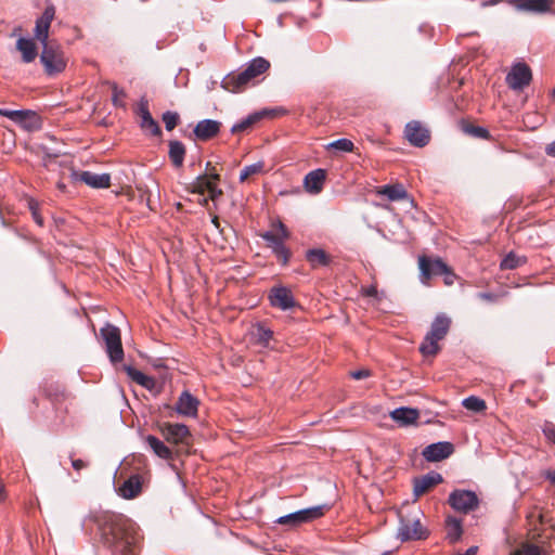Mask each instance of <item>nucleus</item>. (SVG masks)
<instances>
[{
    "instance_id": "28",
    "label": "nucleus",
    "mask_w": 555,
    "mask_h": 555,
    "mask_svg": "<svg viewBox=\"0 0 555 555\" xmlns=\"http://www.w3.org/2000/svg\"><path fill=\"white\" fill-rule=\"evenodd\" d=\"M306 259L313 269L327 267L331 263V257L322 248L308 249L306 251Z\"/></svg>"
},
{
    "instance_id": "54",
    "label": "nucleus",
    "mask_w": 555,
    "mask_h": 555,
    "mask_svg": "<svg viewBox=\"0 0 555 555\" xmlns=\"http://www.w3.org/2000/svg\"><path fill=\"white\" fill-rule=\"evenodd\" d=\"M477 297L482 299V300H487V301H494L496 299V295L495 294L487 293V292L478 293Z\"/></svg>"
},
{
    "instance_id": "33",
    "label": "nucleus",
    "mask_w": 555,
    "mask_h": 555,
    "mask_svg": "<svg viewBox=\"0 0 555 555\" xmlns=\"http://www.w3.org/2000/svg\"><path fill=\"white\" fill-rule=\"evenodd\" d=\"M463 533L462 521L455 517L447 518V539L450 543L457 542Z\"/></svg>"
},
{
    "instance_id": "5",
    "label": "nucleus",
    "mask_w": 555,
    "mask_h": 555,
    "mask_svg": "<svg viewBox=\"0 0 555 555\" xmlns=\"http://www.w3.org/2000/svg\"><path fill=\"white\" fill-rule=\"evenodd\" d=\"M40 61L48 75H55L63 72L66 67V61L63 50L55 44H42Z\"/></svg>"
},
{
    "instance_id": "37",
    "label": "nucleus",
    "mask_w": 555,
    "mask_h": 555,
    "mask_svg": "<svg viewBox=\"0 0 555 555\" xmlns=\"http://www.w3.org/2000/svg\"><path fill=\"white\" fill-rule=\"evenodd\" d=\"M462 404L465 409L477 413L482 412L487 408L486 402L482 399L475 396H469L465 398L462 401Z\"/></svg>"
},
{
    "instance_id": "60",
    "label": "nucleus",
    "mask_w": 555,
    "mask_h": 555,
    "mask_svg": "<svg viewBox=\"0 0 555 555\" xmlns=\"http://www.w3.org/2000/svg\"><path fill=\"white\" fill-rule=\"evenodd\" d=\"M547 477L551 479L552 482L555 483V474L554 475L550 474Z\"/></svg>"
},
{
    "instance_id": "42",
    "label": "nucleus",
    "mask_w": 555,
    "mask_h": 555,
    "mask_svg": "<svg viewBox=\"0 0 555 555\" xmlns=\"http://www.w3.org/2000/svg\"><path fill=\"white\" fill-rule=\"evenodd\" d=\"M464 131H465V133H468L476 138H480V139H489L490 138V133H489L488 129L480 127V126L468 125L464 128Z\"/></svg>"
},
{
    "instance_id": "6",
    "label": "nucleus",
    "mask_w": 555,
    "mask_h": 555,
    "mask_svg": "<svg viewBox=\"0 0 555 555\" xmlns=\"http://www.w3.org/2000/svg\"><path fill=\"white\" fill-rule=\"evenodd\" d=\"M427 537L428 532L422 527L417 515L408 517L400 515L397 538L401 542L424 540Z\"/></svg>"
},
{
    "instance_id": "40",
    "label": "nucleus",
    "mask_w": 555,
    "mask_h": 555,
    "mask_svg": "<svg viewBox=\"0 0 555 555\" xmlns=\"http://www.w3.org/2000/svg\"><path fill=\"white\" fill-rule=\"evenodd\" d=\"M353 146L354 145H353L352 141H350L349 139H345V138L335 140L327 145L328 149H334V150L340 151V152H351L353 150Z\"/></svg>"
},
{
    "instance_id": "1",
    "label": "nucleus",
    "mask_w": 555,
    "mask_h": 555,
    "mask_svg": "<svg viewBox=\"0 0 555 555\" xmlns=\"http://www.w3.org/2000/svg\"><path fill=\"white\" fill-rule=\"evenodd\" d=\"M270 67L263 57H255L238 72L228 74L221 82L224 90L233 93L244 91L258 76Z\"/></svg>"
},
{
    "instance_id": "29",
    "label": "nucleus",
    "mask_w": 555,
    "mask_h": 555,
    "mask_svg": "<svg viewBox=\"0 0 555 555\" xmlns=\"http://www.w3.org/2000/svg\"><path fill=\"white\" fill-rule=\"evenodd\" d=\"M145 443L160 459L171 460L172 451L157 437L149 435L145 437Z\"/></svg>"
},
{
    "instance_id": "41",
    "label": "nucleus",
    "mask_w": 555,
    "mask_h": 555,
    "mask_svg": "<svg viewBox=\"0 0 555 555\" xmlns=\"http://www.w3.org/2000/svg\"><path fill=\"white\" fill-rule=\"evenodd\" d=\"M254 335L257 337V340L260 344L267 346L273 336V332L269 328H266L263 325H258Z\"/></svg>"
},
{
    "instance_id": "35",
    "label": "nucleus",
    "mask_w": 555,
    "mask_h": 555,
    "mask_svg": "<svg viewBox=\"0 0 555 555\" xmlns=\"http://www.w3.org/2000/svg\"><path fill=\"white\" fill-rule=\"evenodd\" d=\"M264 171V163L257 162L245 166L240 173V182L246 181L249 177L260 175Z\"/></svg>"
},
{
    "instance_id": "13",
    "label": "nucleus",
    "mask_w": 555,
    "mask_h": 555,
    "mask_svg": "<svg viewBox=\"0 0 555 555\" xmlns=\"http://www.w3.org/2000/svg\"><path fill=\"white\" fill-rule=\"evenodd\" d=\"M454 452V446L449 441H438L424 448L422 455L427 462H440Z\"/></svg>"
},
{
    "instance_id": "11",
    "label": "nucleus",
    "mask_w": 555,
    "mask_h": 555,
    "mask_svg": "<svg viewBox=\"0 0 555 555\" xmlns=\"http://www.w3.org/2000/svg\"><path fill=\"white\" fill-rule=\"evenodd\" d=\"M421 270V282L426 284L433 276H439L446 273L448 264L441 258H429L422 256L418 259Z\"/></svg>"
},
{
    "instance_id": "23",
    "label": "nucleus",
    "mask_w": 555,
    "mask_h": 555,
    "mask_svg": "<svg viewBox=\"0 0 555 555\" xmlns=\"http://www.w3.org/2000/svg\"><path fill=\"white\" fill-rule=\"evenodd\" d=\"M390 416L399 425L409 426L416 423L420 417V411L414 408L400 406L395 409Z\"/></svg>"
},
{
    "instance_id": "17",
    "label": "nucleus",
    "mask_w": 555,
    "mask_h": 555,
    "mask_svg": "<svg viewBox=\"0 0 555 555\" xmlns=\"http://www.w3.org/2000/svg\"><path fill=\"white\" fill-rule=\"evenodd\" d=\"M198 404V399L185 390L178 398L176 411L180 415L194 417L197 415Z\"/></svg>"
},
{
    "instance_id": "12",
    "label": "nucleus",
    "mask_w": 555,
    "mask_h": 555,
    "mask_svg": "<svg viewBox=\"0 0 555 555\" xmlns=\"http://www.w3.org/2000/svg\"><path fill=\"white\" fill-rule=\"evenodd\" d=\"M404 135L406 140L416 147H424L429 143L430 134L428 129L422 126L420 121L412 120L405 125Z\"/></svg>"
},
{
    "instance_id": "14",
    "label": "nucleus",
    "mask_w": 555,
    "mask_h": 555,
    "mask_svg": "<svg viewBox=\"0 0 555 555\" xmlns=\"http://www.w3.org/2000/svg\"><path fill=\"white\" fill-rule=\"evenodd\" d=\"M55 15V8L53 4H49L46 7L43 13L36 21V26L34 29L35 38L41 43L46 44L49 38V29L51 22L53 21Z\"/></svg>"
},
{
    "instance_id": "62",
    "label": "nucleus",
    "mask_w": 555,
    "mask_h": 555,
    "mask_svg": "<svg viewBox=\"0 0 555 555\" xmlns=\"http://www.w3.org/2000/svg\"><path fill=\"white\" fill-rule=\"evenodd\" d=\"M380 555H391V552L390 551H387V552H384L383 554Z\"/></svg>"
},
{
    "instance_id": "8",
    "label": "nucleus",
    "mask_w": 555,
    "mask_h": 555,
    "mask_svg": "<svg viewBox=\"0 0 555 555\" xmlns=\"http://www.w3.org/2000/svg\"><path fill=\"white\" fill-rule=\"evenodd\" d=\"M325 505H317L307 508H302L293 513H288L280 516V526H288L295 528L301 524L312 521L320 518L324 514Z\"/></svg>"
},
{
    "instance_id": "51",
    "label": "nucleus",
    "mask_w": 555,
    "mask_h": 555,
    "mask_svg": "<svg viewBox=\"0 0 555 555\" xmlns=\"http://www.w3.org/2000/svg\"><path fill=\"white\" fill-rule=\"evenodd\" d=\"M72 466L75 470L79 472L88 466V463L80 459H72Z\"/></svg>"
},
{
    "instance_id": "34",
    "label": "nucleus",
    "mask_w": 555,
    "mask_h": 555,
    "mask_svg": "<svg viewBox=\"0 0 555 555\" xmlns=\"http://www.w3.org/2000/svg\"><path fill=\"white\" fill-rule=\"evenodd\" d=\"M525 262L526 259L524 257H519L515 253L511 251L502 259L500 267L502 270H513Z\"/></svg>"
},
{
    "instance_id": "15",
    "label": "nucleus",
    "mask_w": 555,
    "mask_h": 555,
    "mask_svg": "<svg viewBox=\"0 0 555 555\" xmlns=\"http://www.w3.org/2000/svg\"><path fill=\"white\" fill-rule=\"evenodd\" d=\"M276 113H278L276 108L262 109L259 112L251 113L248 116L242 118L240 121L235 122L231 127V133H233V134L243 133V132L249 130L253 126H255L257 122H259L266 116L273 115Z\"/></svg>"
},
{
    "instance_id": "30",
    "label": "nucleus",
    "mask_w": 555,
    "mask_h": 555,
    "mask_svg": "<svg viewBox=\"0 0 555 555\" xmlns=\"http://www.w3.org/2000/svg\"><path fill=\"white\" fill-rule=\"evenodd\" d=\"M16 48L22 53L24 63H30L37 56V47L31 39L20 38L16 42Z\"/></svg>"
},
{
    "instance_id": "36",
    "label": "nucleus",
    "mask_w": 555,
    "mask_h": 555,
    "mask_svg": "<svg viewBox=\"0 0 555 555\" xmlns=\"http://www.w3.org/2000/svg\"><path fill=\"white\" fill-rule=\"evenodd\" d=\"M288 235L287 228L280 221V260H282L283 264H286L291 257L289 250L282 243V240L288 237Z\"/></svg>"
},
{
    "instance_id": "38",
    "label": "nucleus",
    "mask_w": 555,
    "mask_h": 555,
    "mask_svg": "<svg viewBox=\"0 0 555 555\" xmlns=\"http://www.w3.org/2000/svg\"><path fill=\"white\" fill-rule=\"evenodd\" d=\"M214 181L209 180L207 176H198L196 180L194 181V191L204 194L205 192H208L211 188Z\"/></svg>"
},
{
    "instance_id": "19",
    "label": "nucleus",
    "mask_w": 555,
    "mask_h": 555,
    "mask_svg": "<svg viewBox=\"0 0 555 555\" xmlns=\"http://www.w3.org/2000/svg\"><path fill=\"white\" fill-rule=\"evenodd\" d=\"M443 478L441 474L437 472H429L413 481V494L420 496L425 493L431 487L442 482Z\"/></svg>"
},
{
    "instance_id": "31",
    "label": "nucleus",
    "mask_w": 555,
    "mask_h": 555,
    "mask_svg": "<svg viewBox=\"0 0 555 555\" xmlns=\"http://www.w3.org/2000/svg\"><path fill=\"white\" fill-rule=\"evenodd\" d=\"M378 193L386 196L390 202L401 201L408 197V193L401 184L384 185Z\"/></svg>"
},
{
    "instance_id": "63",
    "label": "nucleus",
    "mask_w": 555,
    "mask_h": 555,
    "mask_svg": "<svg viewBox=\"0 0 555 555\" xmlns=\"http://www.w3.org/2000/svg\"><path fill=\"white\" fill-rule=\"evenodd\" d=\"M515 555H520V553H519V552H516V553H515Z\"/></svg>"
},
{
    "instance_id": "55",
    "label": "nucleus",
    "mask_w": 555,
    "mask_h": 555,
    "mask_svg": "<svg viewBox=\"0 0 555 555\" xmlns=\"http://www.w3.org/2000/svg\"><path fill=\"white\" fill-rule=\"evenodd\" d=\"M31 215H33V219H34V221H35L38 225L42 227V225H43V218H42V216L40 215L39 210H38V211H33V214H31Z\"/></svg>"
},
{
    "instance_id": "49",
    "label": "nucleus",
    "mask_w": 555,
    "mask_h": 555,
    "mask_svg": "<svg viewBox=\"0 0 555 555\" xmlns=\"http://www.w3.org/2000/svg\"><path fill=\"white\" fill-rule=\"evenodd\" d=\"M369 376H371V371H369V370L362 369V370L351 372V377L354 379H363Z\"/></svg>"
},
{
    "instance_id": "24",
    "label": "nucleus",
    "mask_w": 555,
    "mask_h": 555,
    "mask_svg": "<svg viewBox=\"0 0 555 555\" xmlns=\"http://www.w3.org/2000/svg\"><path fill=\"white\" fill-rule=\"evenodd\" d=\"M142 483L139 475H132L118 488V494L127 500L134 499L141 492Z\"/></svg>"
},
{
    "instance_id": "43",
    "label": "nucleus",
    "mask_w": 555,
    "mask_h": 555,
    "mask_svg": "<svg viewBox=\"0 0 555 555\" xmlns=\"http://www.w3.org/2000/svg\"><path fill=\"white\" fill-rule=\"evenodd\" d=\"M262 237L269 243L273 253H278V233L274 231H267Z\"/></svg>"
},
{
    "instance_id": "25",
    "label": "nucleus",
    "mask_w": 555,
    "mask_h": 555,
    "mask_svg": "<svg viewBox=\"0 0 555 555\" xmlns=\"http://www.w3.org/2000/svg\"><path fill=\"white\" fill-rule=\"evenodd\" d=\"M79 180L94 189H106L111 185V176L108 173L82 171L79 175Z\"/></svg>"
},
{
    "instance_id": "32",
    "label": "nucleus",
    "mask_w": 555,
    "mask_h": 555,
    "mask_svg": "<svg viewBox=\"0 0 555 555\" xmlns=\"http://www.w3.org/2000/svg\"><path fill=\"white\" fill-rule=\"evenodd\" d=\"M301 310V306L295 300L289 288L280 285V310Z\"/></svg>"
},
{
    "instance_id": "16",
    "label": "nucleus",
    "mask_w": 555,
    "mask_h": 555,
    "mask_svg": "<svg viewBox=\"0 0 555 555\" xmlns=\"http://www.w3.org/2000/svg\"><path fill=\"white\" fill-rule=\"evenodd\" d=\"M221 128V122L214 119H203L196 124L193 133L197 140L208 141L216 137Z\"/></svg>"
},
{
    "instance_id": "61",
    "label": "nucleus",
    "mask_w": 555,
    "mask_h": 555,
    "mask_svg": "<svg viewBox=\"0 0 555 555\" xmlns=\"http://www.w3.org/2000/svg\"><path fill=\"white\" fill-rule=\"evenodd\" d=\"M285 113H286V111H284V109H282V108L280 107L279 114H280V115H282V114H285Z\"/></svg>"
},
{
    "instance_id": "57",
    "label": "nucleus",
    "mask_w": 555,
    "mask_h": 555,
    "mask_svg": "<svg viewBox=\"0 0 555 555\" xmlns=\"http://www.w3.org/2000/svg\"><path fill=\"white\" fill-rule=\"evenodd\" d=\"M118 94L125 95V93L122 91H118L117 88H114L113 103L116 106L118 105V99H117Z\"/></svg>"
},
{
    "instance_id": "26",
    "label": "nucleus",
    "mask_w": 555,
    "mask_h": 555,
    "mask_svg": "<svg viewBox=\"0 0 555 555\" xmlns=\"http://www.w3.org/2000/svg\"><path fill=\"white\" fill-rule=\"evenodd\" d=\"M168 146V156L172 166L177 169L181 168L183 166L186 154L185 145L181 141L171 140L169 141Z\"/></svg>"
},
{
    "instance_id": "46",
    "label": "nucleus",
    "mask_w": 555,
    "mask_h": 555,
    "mask_svg": "<svg viewBox=\"0 0 555 555\" xmlns=\"http://www.w3.org/2000/svg\"><path fill=\"white\" fill-rule=\"evenodd\" d=\"M209 166H210V163H207L206 168H207L208 172L205 173L204 176H207L209 180H211L215 183H217L220 180V176L216 171L215 168L209 169Z\"/></svg>"
},
{
    "instance_id": "45",
    "label": "nucleus",
    "mask_w": 555,
    "mask_h": 555,
    "mask_svg": "<svg viewBox=\"0 0 555 555\" xmlns=\"http://www.w3.org/2000/svg\"><path fill=\"white\" fill-rule=\"evenodd\" d=\"M525 555H542V550L534 544H528L524 547Z\"/></svg>"
},
{
    "instance_id": "27",
    "label": "nucleus",
    "mask_w": 555,
    "mask_h": 555,
    "mask_svg": "<svg viewBox=\"0 0 555 555\" xmlns=\"http://www.w3.org/2000/svg\"><path fill=\"white\" fill-rule=\"evenodd\" d=\"M124 370L127 375L131 378V380L135 382L140 386L144 387L147 390H153L156 386V382L152 376H147L141 371L134 369L131 365H124Z\"/></svg>"
},
{
    "instance_id": "48",
    "label": "nucleus",
    "mask_w": 555,
    "mask_h": 555,
    "mask_svg": "<svg viewBox=\"0 0 555 555\" xmlns=\"http://www.w3.org/2000/svg\"><path fill=\"white\" fill-rule=\"evenodd\" d=\"M209 197L215 201L222 195V190L217 186V183H212L211 188L208 191Z\"/></svg>"
},
{
    "instance_id": "64",
    "label": "nucleus",
    "mask_w": 555,
    "mask_h": 555,
    "mask_svg": "<svg viewBox=\"0 0 555 555\" xmlns=\"http://www.w3.org/2000/svg\"><path fill=\"white\" fill-rule=\"evenodd\" d=\"M553 94L555 95V87H554V90H553Z\"/></svg>"
},
{
    "instance_id": "2",
    "label": "nucleus",
    "mask_w": 555,
    "mask_h": 555,
    "mask_svg": "<svg viewBox=\"0 0 555 555\" xmlns=\"http://www.w3.org/2000/svg\"><path fill=\"white\" fill-rule=\"evenodd\" d=\"M115 518L114 515H108L101 525V544L111 555H133L131 541Z\"/></svg>"
},
{
    "instance_id": "20",
    "label": "nucleus",
    "mask_w": 555,
    "mask_h": 555,
    "mask_svg": "<svg viewBox=\"0 0 555 555\" xmlns=\"http://www.w3.org/2000/svg\"><path fill=\"white\" fill-rule=\"evenodd\" d=\"M138 113L141 116L140 126L142 129L150 131V133L154 137L162 134L158 122L152 117L149 111V104L146 100L142 99L140 101Z\"/></svg>"
},
{
    "instance_id": "7",
    "label": "nucleus",
    "mask_w": 555,
    "mask_h": 555,
    "mask_svg": "<svg viewBox=\"0 0 555 555\" xmlns=\"http://www.w3.org/2000/svg\"><path fill=\"white\" fill-rule=\"evenodd\" d=\"M448 503L454 511L468 514L478 508L479 499L472 490L455 489L449 494Z\"/></svg>"
},
{
    "instance_id": "59",
    "label": "nucleus",
    "mask_w": 555,
    "mask_h": 555,
    "mask_svg": "<svg viewBox=\"0 0 555 555\" xmlns=\"http://www.w3.org/2000/svg\"><path fill=\"white\" fill-rule=\"evenodd\" d=\"M212 223L218 228L219 227V222H218V218L217 217H214L212 218Z\"/></svg>"
},
{
    "instance_id": "39",
    "label": "nucleus",
    "mask_w": 555,
    "mask_h": 555,
    "mask_svg": "<svg viewBox=\"0 0 555 555\" xmlns=\"http://www.w3.org/2000/svg\"><path fill=\"white\" fill-rule=\"evenodd\" d=\"M162 119L165 124L166 130L171 131L177 127L180 117L178 113L167 111L163 114Z\"/></svg>"
},
{
    "instance_id": "4",
    "label": "nucleus",
    "mask_w": 555,
    "mask_h": 555,
    "mask_svg": "<svg viewBox=\"0 0 555 555\" xmlns=\"http://www.w3.org/2000/svg\"><path fill=\"white\" fill-rule=\"evenodd\" d=\"M100 335L105 343V350L111 362L114 364L120 362L124 359V349L119 328L106 323L100 330Z\"/></svg>"
},
{
    "instance_id": "18",
    "label": "nucleus",
    "mask_w": 555,
    "mask_h": 555,
    "mask_svg": "<svg viewBox=\"0 0 555 555\" xmlns=\"http://www.w3.org/2000/svg\"><path fill=\"white\" fill-rule=\"evenodd\" d=\"M162 433L165 439L171 443H182L190 436V430L184 424H170L167 423L163 426Z\"/></svg>"
},
{
    "instance_id": "47",
    "label": "nucleus",
    "mask_w": 555,
    "mask_h": 555,
    "mask_svg": "<svg viewBox=\"0 0 555 555\" xmlns=\"http://www.w3.org/2000/svg\"><path fill=\"white\" fill-rule=\"evenodd\" d=\"M144 188L145 189H143V186H139L138 190L141 192L142 201H146V205L149 206L150 209H152V207L150 206L151 190L149 189L147 185H144Z\"/></svg>"
},
{
    "instance_id": "58",
    "label": "nucleus",
    "mask_w": 555,
    "mask_h": 555,
    "mask_svg": "<svg viewBox=\"0 0 555 555\" xmlns=\"http://www.w3.org/2000/svg\"><path fill=\"white\" fill-rule=\"evenodd\" d=\"M29 209H30L31 212L39 210L38 209V204L35 201H33V199L29 202Z\"/></svg>"
},
{
    "instance_id": "22",
    "label": "nucleus",
    "mask_w": 555,
    "mask_h": 555,
    "mask_svg": "<svg viewBox=\"0 0 555 555\" xmlns=\"http://www.w3.org/2000/svg\"><path fill=\"white\" fill-rule=\"evenodd\" d=\"M326 172L324 169L318 168L306 175L304 184L306 190L311 194H319L324 185Z\"/></svg>"
},
{
    "instance_id": "56",
    "label": "nucleus",
    "mask_w": 555,
    "mask_h": 555,
    "mask_svg": "<svg viewBox=\"0 0 555 555\" xmlns=\"http://www.w3.org/2000/svg\"><path fill=\"white\" fill-rule=\"evenodd\" d=\"M545 153L546 155L551 156V157H555V141L551 142L546 147H545Z\"/></svg>"
},
{
    "instance_id": "3",
    "label": "nucleus",
    "mask_w": 555,
    "mask_h": 555,
    "mask_svg": "<svg viewBox=\"0 0 555 555\" xmlns=\"http://www.w3.org/2000/svg\"><path fill=\"white\" fill-rule=\"evenodd\" d=\"M450 326L451 319L447 314H437L431 322L429 332L426 334L420 346V352L425 357L437 354L440 350L438 343L446 337Z\"/></svg>"
},
{
    "instance_id": "52",
    "label": "nucleus",
    "mask_w": 555,
    "mask_h": 555,
    "mask_svg": "<svg viewBox=\"0 0 555 555\" xmlns=\"http://www.w3.org/2000/svg\"><path fill=\"white\" fill-rule=\"evenodd\" d=\"M269 299L272 306H278V285L271 287L269 293Z\"/></svg>"
},
{
    "instance_id": "9",
    "label": "nucleus",
    "mask_w": 555,
    "mask_h": 555,
    "mask_svg": "<svg viewBox=\"0 0 555 555\" xmlns=\"http://www.w3.org/2000/svg\"><path fill=\"white\" fill-rule=\"evenodd\" d=\"M0 116L9 118L26 130L39 129L41 126L40 117L31 109L0 108Z\"/></svg>"
},
{
    "instance_id": "21",
    "label": "nucleus",
    "mask_w": 555,
    "mask_h": 555,
    "mask_svg": "<svg viewBox=\"0 0 555 555\" xmlns=\"http://www.w3.org/2000/svg\"><path fill=\"white\" fill-rule=\"evenodd\" d=\"M514 7L519 11L530 13H547L552 9V0H512Z\"/></svg>"
},
{
    "instance_id": "50",
    "label": "nucleus",
    "mask_w": 555,
    "mask_h": 555,
    "mask_svg": "<svg viewBox=\"0 0 555 555\" xmlns=\"http://www.w3.org/2000/svg\"><path fill=\"white\" fill-rule=\"evenodd\" d=\"M441 275L443 276L444 283L447 285H452L454 283L455 274L452 272L449 266L447 272L442 273Z\"/></svg>"
},
{
    "instance_id": "53",
    "label": "nucleus",
    "mask_w": 555,
    "mask_h": 555,
    "mask_svg": "<svg viewBox=\"0 0 555 555\" xmlns=\"http://www.w3.org/2000/svg\"><path fill=\"white\" fill-rule=\"evenodd\" d=\"M362 292H363L364 296H366V297H374V298H376L377 294H378L377 288L374 285H371V286H367V287L363 288Z\"/></svg>"
},
{
    "instance_id": "44",
    "label": "nucleus",
    "mask_w": 555,
    "mask_h": 555,
    "mask_svg": "<svg viewBox=\"0 0 555 555\" xmlns=\"http://www.w3.org/2000/svg\"><path fill=\"white\" fill-rule=\"evenodd\" d=\"M542 431L546 439L555 444V425L551 422H545Z\"/></svg>"
},
{
    "instance_id": "10",
    "label": "nucleus",
    "mask_w": 555,
    "mask_h": 555,
    "mask_svg": "<svg viewBox=\"0 0 555 555\" xmlns=\"http://www.w3.org/2000/svg\"><path fill=\"white\" fill-rule=\"evenodd\" d=\"M532 79L530 67L525 63L515 64L506 75V83L513 90L520 91L527 87Z\"/></svg>"
}]
</instances>
